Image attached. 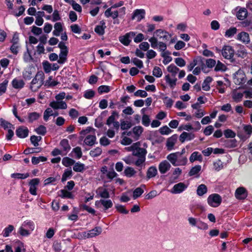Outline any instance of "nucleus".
Here are the masks:
<instances>
[{"instance_id": "46", "label": "nucleus", "mask_w": 252, "mask_h": 252, "mask_svg": "<svg viewBox=\"0 0 252 252\" xmlns=\"http://www.w3.org/2000/svg\"><path fill=\"white\" fill-rule=\"evenodd\" d=\"M14 227L12 225H8L2 231V235L4 237H7L10 233L14 230Z\"/></svg>"}, {"instance_id": "27", "label": "nucleus", "mask_w": 252, "mask_h": 252, "mask_svg": "<svg viewBox=\"0 0 252 252\" xmlns=\"http://www.w3.org/2000/svg\"><path fill=\"white\" fill-rule=\"evenodd\" d=\"M12 85L14 89H21L25 85L24 81L21 79L14 78L12 82Z\"/></svg>"}, {"instance_id": "33", "label": "nucleus", "mask_w": 252, "mask_h": 252, "mask_svg": "<svg viewBox=\"0 0 252 252\" xmlns=\"http://www.w3.org/2000/svg\"><path fill=\"white\" fill-rule=\"evenodd\" d=\"M158 174V170L155 166L150 167L147 172V177L148 179L155 177Z\"/></svg>"}, {"instance_id": "63", "label": "nucleus", "mask_w": 252, "mask_h": 252, "mask_svg": "<svg viewBox=\"0 0 252 252\" xmlns=\"http://www.w3.org/2000/svg\"><path fill=\"white\" fill-rule=\"evenodd\" d=\"M41 139V136H37L35 135L32 136L31 137V143L35 146H38L39 145L38 142Z\"/></svg>"}, {"instance_id": "50", "label": "nucleus", "mask_w": 252, "mask_h": 252, "mask_svg": "<svg viewBox=\"0 0 252 252\" xmlns=\"http://www.w3.org/2000/svg\"><path fill=\"white\" fill-rule=\"evenodd\" d=\"M131 124L129 121L122 120L121 121L120 126L122 130H126L131 127Z\"/></svg>"}, {"instance_id": "26", "label": "nucleus", "mask_w": 252, "mask_h": 252, "mask_svg": "<svg viewBox=\"0 0 252 252\" xmlns=\"http://www.w3.org/2000/svg\"><path fill=\"white\" fill-rule=\"evenodd\" d=\"M237 40L244 43H248L250 41L249 34L246 32H241L237 35Z\"/></svg>"}, {"instance_id": "2", "label": "nucleus", "mask_w": 252, "mask_h": 252, "mask_svg": "<svg viewBox=\"0 0 252 252\" xmlns=\"http://www.w3.org/2000/svg\"><path fill=\"white\" fill-rule=\"evenodd\" d=\"M166 158L174 166H185L188 162L187 158L181 156L178 152L169 154Z\"/></svg>"}, {"instance_id": "39", "label": "nucleus", "mask_w": 252, "mask_h": 252, "mask_svg": "<svg viewBox=\"0 0 252 252\" xmlns=\"http://www.w3.org/2000/svg\"><path fill=\"white\" fill-rule=\"evenodd\" d=\"M156 46L155 47H152L154 49H158V50L161 53H164L166 51L167 49L166 44L163 42V41H157V43L156 44Z\"/></svg>"}, {"instance_id": "51", "label": "nucleus", "mask_w": 252, "mask_h": 252, "mask_svg": "<svg viewBox=\"0 0 252 252\" xmlns=\"http://www.w3.org/2000/svg\"><path fill=\"white\" fill-rule=\"evenodd\" d=\"M182 173V170L179 168H176L173 171L172 175L171 177V180H175L177 179Z\"/></svg>"}, {"instance_id": "19", "label": "nucleus", "mask_w": 252, "mask_h": 252, "mask_svg": "<svg viewBox=\"0 0 252 252\" xmlns=\"http://www.w3.org/2000/svg\"><path fill=\"white\" fill-rule=\"evenodd\" d=\"M134 35L135 33L133 32H130L120 37V41L125 45H128L131 41L130 38Z\"/></svg>"}, {"instance_id": "25", "label": "nucleus", "mask_w": 252, "mask_h": 252, "mask_svg": "<svg viewBox=\"0 0 252 252\" xmlns=\"http://www.w3.org/2000/svg\"><path fill=\"white\" fill-rule=\"evenodd\" d=\"M166 83L168 85L170 88L173 89L176 85L177 81V78L171 76L169 74L166 75L164 77Z\"/></svg>"}, {"instance_id": "64", "label": "nucleus", "mask_w": 252, "mask_h": 252, "mask_svg": "<svg viewBox=\"0 0 252 252\" xmlns=\"http://www.w3.org/2000/svg\"><path fill=\"white\" fill-rule=\"evenodd\" d=\"M159 131L162 135H168L172 131V130L166 126L160 127Z\"/></svg>"}, {"instance_id": "58", "label": "nucleus", "mask_w": 252, "mask_h": 252, "mask_svg": "<svg viewBox=\"0 0 252 252\" xmlns=\"http://www.w3.org/2000/svg\"><path fill=\"white\" fill-rule=\"evenodd\" d=\"M0 125L4 129L14 128L13 126L3 119H0Z\"/></svg>"}, {"instance_id": "37", "label": "nucleus", "mask_w": 252, "mask_h": 252, "mask_svg": "<svg viewBox=\"0 0 252 252\" xmlns=\"http://www.w3.org/2000/svg\"><path fill=\"white\" fill-rule=\"evenodd\" d=\"M224 167V163L220 159H218L213 162V168L217 171H219Z\"/></svg>"}, {"instance_id": "57", "label": "nucleus", "mask_w": 252, "mask_h": 252, "mask_svg": "<svg viewBox=\"0 0 252 252\" xmlns=\"http://www.w3.org/2000/svg\"><path fill=\"white\" fill-rule=\"evenodd\" d=\"M59 82L53 80L52 77L50 76L48 79L46 81L45 85L48 87H54L58 85Z\"/></svg>"}, {"instance_id": "7", "label": "nucleus", "mask_w": 252, "mask_h": 252, "mask_svg": "<svg viewBox=\"0 0 252 252\" xmlns=\"http://www.w3.org/2000/svg\"><path fill=\"white\" fill-rule=\"evenodd\" d=\"M221 197L218 194L213 193L207 198V203L212 207H217L221 204Z\"/></svg>"}, {"instance_id": "32", "label": "nucleus", "mask_w": 252, "mask_h": 252, "mask_svg": "<svg viewBox=\"0 0 252 252\" xmlns=\"http://www.w3.org/2000/svg\"><path fill=\"white\" fill-rule=\"evenodd\" d=\"M167 70L171 73V76L174 77H176V75L179 71L180 69L174 64H171L167 67Z\"/></svg>"}, {"instance_id": "35", "label": "nucleus", "mask_w": 252, "mask_h": 252, "mask_svg": "<svg viewBox=\"0 0 252 252\" xmlns=\"http://www.w3.org/2000/svg\"><path fill=\"white\" fill-rule=\"evenodd\" d=\"M170 52L168 51L161 53V56L163 58V64H167L172 61V58L170 56Z\"/></svg>"}, {"instance_id": "21", "label": "nucleus", "mask_w": 252, "mask_h": 252, "mask_svg": "<svg viewBox=\"0 0 252 252\" xmlns=\"http://www.w3.org/2000/svg\"><path fill=\"white\" fill-rule=\"evenodd\" d=\"M29 130L25 126H20L16 131L17 136L21 138H24L28 136Z\"/></svg>"}, {"instance_id": "41", "label": "nucleus", "mask_w": 252, "mask_h": 252, "mask_svg": "<svg viewBox=\"0 0 252 252\" xmlns=\"http://www.w3.org/2000/svg\"><path fill=\"white\" fill-rule=\"evenodd\" d=\"M207 192V188L204 184L200 185L196 190V193L199 196H202Z\"/></svg>"}, {"instance_id": "59", "label": "nucleus", "mask_w": 252, "mask_h": 252, "mask_svg": "<svg viewBox=\"0 0 252 252\" xmlns=\"http://www.w3.org/2000/svg\"><path fill=\"white\" fill-rule=\"evenodd\" d=\"M95 92L92 90H87L84 92V96L87 99H92L94 96Z\"/></svg>"}, {"instance_id": "18", "label": "nucleus", "mask_w": 252, "mask_h": 252, "mask_svg": "<svg viewBox=\"0 0 252 252\" xmlns=\"http://www.w3.org/2000/svg\"><path fill=\"white\" fill-rule=\"evenodd\" d=\"M95 205L98 207L101 205L104 208V210H106L113 206V202L110 199H100L95 201Z\"/></svg>"}, {"instance_id": "24", "label": "nucleus", "mask_w": 252, "mask_h": 252, "mask_svg": "<svg viewBox=\"0 0 252 252\" xmlns=\"http://www.w3.org/2000/svg\"><path fill=\"white\" fill-rule=\"evenodd\" d=\"M97 196L103 198H108L110 194L107 189L103 187H99L96 190Z\"/></svg>"}, {"instance_id": "11", "label": "nucleus", "mask_w": 252, "mask_h": 252, "mask_svg": "<svg viewBox=\"0 0 252 252\" xmlns=\"http://www.w3.org/2000/svg\"><path fill=\"white\" fill-rule=\"evenodd\" d=\"M245 74L241 69H239L234 74L233 80L236 85H240L245 82Z\"/></svg>"}, {"instance_id": "31", "label": "nucleus", "mask_w": 252, "mask_h": 252, "mask_svg": "<svg viewBox=\"0 0 252 252\" xmlns=\"http://www.w3.org/2000/svg\"><path fill=\"white\" fill-rule=\"evenodd\" d=\"M145 187V185H142L140 187L136 188L133 191L132 198L136 199L139 197L144 192V190L143 188Z\"/></svg>"}, {"instance_id": "3", "label": "nucleus", "mask_w": 252, "mask_h": 252, "mask_svg": "<svg viewBox=\"0 0 252 252\" xmlns=\"http://www.w3.org/2000/svg\"><path fill=\"white\" fill-rule=\"evenodd\" d=\"M93 129L91 127H87L86 129L80 132V139H84L85 144L88 146H93L96 142V136L93 134H89Z\"/></svg>"}, {"instance_id": "12", "label": "nucleus", "mask_w": 252, "mask_h": 252, "mask_svg": "<svg viewBox=\"0 0 252 252\" xmlns=\"http://www.w3.org/2000/svg\"><path fill=\"white\" fill-rule=\"evenodd\" d=\"M125 10V8L123 7L118 11L115 9L114 6H111L105 11L104 15L107 17H111L113 19H115L118 17L119 12H124Z\"/></svg>"}, {"instance_id": "29", "label": "nucleus", "mask_w": 252, "mask_h": 252, "mask_svg": "<svg viewBox=\"0 0 252 252\" xmlns=\"http://www.w3.org/2000/svg\"><path fill=\"white\" fill-rule=\"evenodd\" d=\"M189 159L191 163H193L196 160L202 162L203 160V157L198 152L195 151L191 154Z\"/></svg>"}, {"instance_id": "60", "label": "nucleus", "mask_w": 252, "mask_h": 252, "mask_svg": "<svg viewBox=\"0 0 252 252\" xmlns=\"http://www.w3.org/2000/svg\"><path fill=\"white\" fill-rule=\"evenodd\" d=\"M150 119L148 115L143 114L142 117V124L145 126H149L150 124Z\"/></svg>"}, {"instance_id": "22", "label": "nucleus", "mask_w": 252, "mask_h": 252, "mask_svg": "<svg viewBox=\"0 0 252 252\" xmlns=\"http://www.w3.org/2000/svg\"><path fill=\"white\" fill-rule=\"evenodd\" d=\"M235 196L238 199H245L247 196L246 189L243 187L238 188L235 191Z\"/></svg>"}, {"instance_id": "8", "label": "nucleus", "mask_w": 252, "mask_h": 252, "mask_svg": "<svg viewBox=\"0 0 252 252\" xmlns=\"http://www.w3.org/2000/svg\"><path fill=\"white\" fill-rule=\"evenodd\" d=\"M119 117V113L116 111H112L111 116L108 118L106 124L109 127L111 126L112 124L113 127L118 130L120 127V123L119 122L116 121V120Z\"/></svg>"}, {"instance_id": "9", "label": "nucleus", "mask_w": 252, "mask_h": 252, "mask_svg": "<svg viewBox=\"0 0 252 252\" xmlns=\"http://www.w3.org/2000/svg\"><path fill=\"white\" fill-rule=\"evenodd\" d=\"M101 232L102 229L101 227H95L90 230L82 232L80 236L84 238H91L99 235Z\"/></svg>"}, {"instance_id": "48", "label": "nucleus", "mask_w": 252, "mask_h": 252, "mask_svg": "<svg viewBox=\"0 0 252 252\" xmlns=\"http://www.w3.org/2000/svg\"><path fill=\"white\" fill-rule=\"evenodd\" d=\"M72 172L71 170L66 169L62 175V181L63 182L66 181L68 178H70L72 176Z\"/></svg>"}, {"instance_id": "49", "label": "nucleus", "mask_w": 252, "mask_h": 252, "mask_svg": "<svg viewBox=\"0 0 252 252\" xmlns=\"http://www.w3.org/2000/svg\"><path fill=\"white\" fill-rule=\"evenodd\" d=\"M60 145L64 151L67 152L70 149V146L67 139H64L60 142Z\"/></svg>"}, {"instance_id": "52", "label": "nucleus", "mask_w": 252, "mask_h": 252, "mask_svg": "<svg viewBox=\"0 0 252 252\" xmlns=\"http://www.w3.org/2000/svg\"><path fill=\"white\" fill-rule=\"evenodd\" d=\"M46 160L47 158L44 157H33L32 158V162L33 164L36 165L39 163L40 161L43 162L46 161Z\"/></svg>"}, {"instance_id": "44", "label": "nucleus", "mask_w": 252, "mask_h": 252, "mask_svg": "<svg viewBox=\"0 0 252 252\" xmlns=\"http://www.w3.org/2000/svg\"><path fill=\"white\" fill-rule=\"evenodd\" d=\"M59 195L62 198H72L73 195L71 192L62 189L60 191Z\"/></svg>"}, {"instance_id": "40", "label": "nucleus", "mask_w": 252, "mask_h": 252, "mask_svg": "<svg viewBox=\"0 0 252 252\" xmlns=\"http://www.w3.org/2000/svg\"><path fill=\"white\" fill-rule=\"evenodd\" d=\"M124 174L128 178L133 177L136 173V171L132 167H127L124 170Z\"/></svg>"}, {"instance_id": "17", "label": "nucleus", "mask_w": 252, "mask_h": 252, "mask_svg": "<svg viewBox=\"0 0 252 252\" xmlns=\"http://www.w3.org/2000/svg\"><path fill=\"white\" fill-rule=\"evenodd\" d=\"M178 136L176 134L173 135L167 139L166 146L168 151H171L177 141Z\"/></svg>"}, {"instance_id": "5", "label": "nucleus", "mask_w": 252, "mask_h": 252, "mask_svg": "<svg viewBox=\"0 0 252 252\" xmlns=\"http://www.w3.org/2000/svg\"><path fill=\"white\" fill-rule=\"evenodd\" d=\"M44 80V73L41 71L38 72L31 83L30 89L31 91L32 92L37 91L43 84Z\"/></svg>"}, {"instance_id": "38", "label": "nucleus", "mask_w": 252, "mask_h": 252, "mask_svg": "<svg viewBox=\"0 0 252 252\" xmlns=\"http://www.w3.org/2000/svg\"><path fill=\"white\" fill-rule=\"evenodd\" d=\"M41 116V114L34 112L28 114V119L30 123H32L33 121L38 119Z\"/></svg>"}, {"instance_id": "36", "label": "nucleus", "mask_w": 252, "mask_h": 252, "mask_svg": "<svg viewBox=\"0 0 252 252\" xmlns=\"http://www.w3.org/2000/svg\"><path fill=\"white\" fill-rule=\"evenodd\" d=\"M248 15V12L246 8H241L237 13V17L239 20H243L245 19Z\"/></svg>"}, {"instance_id": "42", "label": "nucleus", "mask_w": 252, "mask_h": 252, "mask_svg": "<svg viewBox=\"0 0 252 252\" xmlns=\"http://www.w3.org/2000/svg\"><path fill=\"white\" fill-rule=\"evenodd\" d=\"M67 54V50L61 51L59 54V59L58 63L60 64L63 63L66 60V56Z\"/></svg>"}, {"instance_id": "45", "label": "nucleus", "mask_w": 252, "mask_h": 252, "mask_svg": "<svg viewBox=\"0 0 252 252\" xmlns=\"http://www.w3.org/2000/svg\"><path fill=\"white\" fill-rule=\"evenodd\" d=\"M237 29L235 27H231L226 31L225 32V36L228 38L231 37L237 32Z\"/></svg>"}, {"instance_id": "30", "label": "nucleus", "mask_w": 252, "mask_h": 252, "mask_svg": "<svg viewBox=\"0 0 252 252\" xmlns=\"http://www.w3.org/2000/svg\"><path fill=\"white\" fill-rule=\"evenodd\" d=\"M86 169L84 164L78 161L73 164V170L76 172H83Z\"/></svg>"}, {"instance_id": "14", "label": "nucleus", "mask_w": 252, "mask_h": 252, "mask_svg": "<svg viewBox=\"0 0 252 252\" xmlns=\"http://www.w3.org/2000/svg\"><path fill=\"white\" fill-rule=\"evenodd\" d=\"M50 106L54 109H65L67 107L66 102L63 100L53 101Z\"/></svg>"}, {"instance_id": "28", "label": "nucleus", "mask_w": 252, "mask_h": 252, "mask_svg": "<svg viewBox=\"0 0 252 252\" xmlns=\"http://www.w3.org/2000/svg\"><path fill=\"white\" fill-rule=\"evenodd\" d=\"M54 30L53 34L56 36H60L61 33L63 31V24L61 22L56 23L54 26Z\"/></svg>"}, {"instance_id": "61", "label": "nucleus", "mask_w": 252, "mask_h": 252, "mask_svg": "<svg viewBox=\"0 0 252 252\" xmlns=\"http://www.w3.org/2000/svg\"><path fill=\"white\" fill-rule=\"evenodd\" d=\"M153 74L156 77H160L162 75L161 69L158 66H155L153 70Z\"/></svg>"}, {"instance_id": "43", "label": "nucleus", "mask_w": 252, "mask_h": 252, "mask_svg": "<svg viewBox=\"0 0 252 252\" xmlns=\"http://www.w3.org/2000/svg\"><path fill=\"white\" fill-rule=\"evenodd\" d=\"M75 160L68 157H64L62 159V164L65 167H69L75 163Z\"/></svg>"}, {"instance_id": "1", "label": "nucleus", "mask_w": 252, "mask_h": 252, "mask_svg": "<svg viewBox=\"0 0 252 252\" xmlns=\"http://www.w3.org/2000/svg\"><path fill=\"white\" fill-rule=\"evenodd\" d=\"M171 36V35L167 32L162 29H158L154 32L153 36L149 39V41L152 47H155L158 39L166 41L168 40Z\"/></svg>"}, {"instance_id": "13", "label": "nucleus", "mask_w": 252, "mask_h": 252, "mask_svg": "<svg viewBox=\"0 0 252 252\" xmlns=\"http://www.w3.org/2000/svg\"><path fill=\"white\" fill-rule=\"evenodd\" d=\"M188 185L184 183L180 182L175 184L171 189V192L173 194H179L185 190Z\"/></svg>"}, {"instance_id": "15", "label": "nucleus", "mask_w": 252, "mask_h": 252, "mask_svg": "<svg viewBox=\"0 0 252 252\" xmlns=\"http://www.w3.org/2000/svg\"><path fill=\"white\" fill-rule=\"evenodd\" d=\"M39 183V180L37 178H34L31 180L29 183L30 193L33 195H36L37 186Z\"/></svg>"}, {"instance_id": "54", "label": "nucleus", "mask_w": 252, "mask_h": 252, "mask_svg": "<svg viewBox=\"0 0 252 252\" xmlns=\"http://www.w3.org/2000/svg\"><path fill=\"white\" fill-rule=\"evenodd\" d=\"M133 133L136 136L137 139L140 136L143 131V128L141 126H136L132 129Z\"/></svg>"}, {"instance_id": "20", "label": "nucleus", "mask_w": 252, "mask_h": 252, "mask_svg": "<svg viewBox=\"0 0 252 252\" xmlns=\"http://www.w3.org/2000/svg\"><path fill=\"white\" fill-rule=\"evenodd\" d=\"M195 138V135L191 132H183L179 137V140L181 143H184L186 140L190 141Z\"/></svg>"}, {"instance_id": "10", "label": "nucleus", "mask_w": 252, "mask_h": 252, "mask_svg": "<svg viewBox=\"0 0 252 252\" xmlns=\"http://www.w3.org/2000/svg\"><path fill=\"white\" fill-rule=\"evenodd\" d=\"M222 56L226 59H231L234 55V50L230 45H224L221 50Z\"/></svg>"}, {"instance_id": "23", "label": "nucleus", "mask_w": 252, "mask_h": 252, "mask_svg": "<svg viewBox=\"0 0 252 252\" xmlns=\"http://www.w3.org/2000/svg\"><path fill=\"white\" fill-rule=\"evenodd\" d=\"M145 11L144 9H136L134 11L132 18L139 22L145 17Z\"/></svg>"}, {"instance_id": "53", "label": "nucleus", "mask_w": 252, "mask_h": 252, "mask_svg": "<svg viewBox=\"0 0 252 252\" xmlns=\"http://www.w3.org/2000/svg\"><path fill=\"white\" fill-rule=\"evenodd\" d=\"M102 153V150L99 147H97L92 150L90 152V155L93 157H96L100 156Z\"/></svg>"}, {"instance_id": "16", "label": "nucleus", "mask_w": 252, "mask_h": 252, "mask_svg": "<svg viewBox=\"0 0 252 252\" xmlns=\"http://www.w3.org/2000/svg\"><path fill=\"white\" fill-rule=\"evenodd\" d=\"M171 166L170 163L166 160H164L159 163L158 170L161 174H165L168 171Z\"/></svg>"}, {"instance_id": "34", "label": "nucleus", "mask_w": 252, "mask_h": 252, "mask_svg": "<svg viewBox=\"0 0 252 252\" xmlns=\"http://www.w3.org/2000/svg\"><path fill=\"white\" fill-rule=\"evenodd\" d=\"M34 68L29 67L26 68L23 72V77L26 80H30L32 78Z\"/></svg>"}, {"instance_id": "47", "label": "nucleus", "mask_w": 252, "mask_h": 252, "mask_svg": "<svg viewBox=\"0 0 252 252\" xmlns=\"http://www.w3.org/2000/svg\"><path fill=\"white\" fill-rule=\"evenodd\" d=\"M201 166L199 165H195L190 170L189 174L190 176L197 175L201 170Z\"/></svg>"}, {"instance_id": "4", "label": "nucleus", "mask_w": 252, "mask_h": 252, "mask_svg": "<svg viewBox=\"0 0 252 252\" xmlns=\"http://www.w3.org/2000/svg\"><path fill=\"white\" fill-rule=\"evenodd\" d=\"M35 225L30 220L24 221L18 229V233L23 236H28L34 230Z\"/></svg>"}, {"instance_id": "6", "label": "nucleus", "mask_w": 252, "mask_h": 252, "mask_svg": "<svg viewBox=\"0 0 252 252\" xmlns=\"http://www.w3.org/2000/svg\"><path fill=\"white\" fill-rule=\"evenodd\" d=\"M133 155L138 157L137 159H135L134 164L138 167L141 166L146 159V150L141 148H137L133 153Z\"/></svg>"}, {"instance_id": "62", "label": "nucleus", "mask_w": 252, "mask_h": 252, "mask_svg": "<svg viewBox=\"0 0 252 252\" xmlns=\"http://www.w3.org/2000/svg\"><path fill=\"white\" fill-rule=\"evenodd\" d=\"M110 91V87L109 86L102 85L98 88V92L99 94L107 93Z\"/></svg>"}, {"instance_id": "56", "label": "nucleus", "mask_w": 252, "mask_h": 252, "mask_svg": "<svg viewBox=\"0 0 252 252\" xmlns=\"http://www.w3.org/2000/svg\"><path fill=\"white\" fill-rule=\"evenodd\" d=\"M226 70V66L221 63L220 61H218L217 62V63L215 66V70L218 71H224Z\"/></svg>"}, {"instance_id": "55", "label": "nucleus", "mask_w": 252, "mask_h": 252, "mask_svg": "<svg viewBox=\"0 0 252 252\" xmlns=\"http://www.w3.org/2000/svg\"><path fill=\"white\" fill-rule=\"evenodd\" d=\"M199 220V219L192 217H189L188 218V222L192 227H196Z\"/></svg>"}]
</instances>
